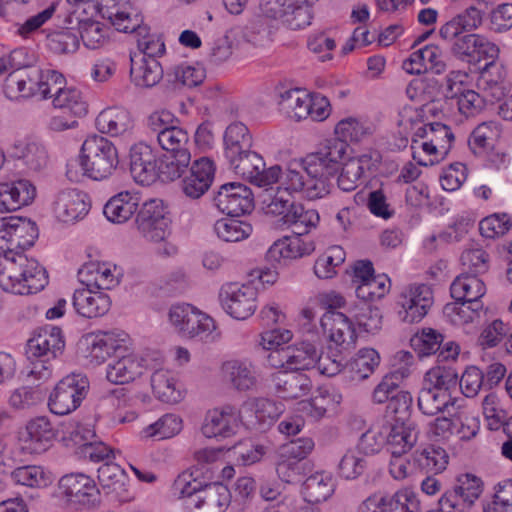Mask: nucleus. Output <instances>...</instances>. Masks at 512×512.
I'll return each instance as SVG.
<instances>
[{"mask_svg":"<svg viewBox=\"0 0 512 512\" xmlns=\"http://www.w3.org/2000/svg\"><path fill=\"white\" fill-rule=\"evenodd\" d=\"M37 237L38 228L30 219L17 216L0 219V287L4 291L29 295L48 284L46 269L24 254Z\"/></svg>","mask_w":512,"mask_h":512,"instance_id":"1","label":"nucleus"},{"mask_svg":"<svg viewBox=\"0 0 512 512\" xmlns=\"http://www.w3.org/2000/svg\"><path fill=\"white\" fill-rule=\"evenodd\" d=\"M80 164L84 175L89 178L97 181L107 179L119 164L117 148L104 136L90 135L82 144Z\"/></svg>","mask_w":512,"mask_h":512,"instance_id":"2","label":"nucleus"},{"mask_svg":"<svg viewBox=\"0 0 512 512\" xmlns=\"http://www.w3.org/2000/svg\"><path fill=\"white\" fill-rule=\"evenodd\" d=\"M304 158L299 162H291L283 172L280 168V176L277 182L289 193L301 192L310 199L315 200L328 195L333 187L325 178L320 175L313 176L307 170Z\"/></svg>","mask_w":512,"mask_h":512,"instance_id":"3","label":"nucleus"},{"mask_svg":"<svg viewBox=\"0 0 512 512\" xmlns=\"http://www.w3.org/2000/svg\"><path fill=\"white\" fill-rule=\"evenodd\" d=\"M89 391V380L81 373H71L62 378L51 392L48 406L56 415H66L76 410Z\"/></svg>","mask_w":512,"mask_h":512,"instance_id":"4","label":"nucleus"},{"mask_svg":"<svg viewBox=\"0 0 512 512\" xmlns=\"http://www.w3.org/2000/svg\"><path fill=\"white\" fill-rule=\"evenodd\" d=\"M138 232L148 241H164L171 233L169 212L160 199L145 201L135 219Z\"/></svg>","mask_w":512,"mask_h":512,"instance_id":"5","label":"nucleus"},{"mask_svg":"<svg viewBox=\"0 0 512 512\" xmlns=\"http://www.w3.org/2000/svg\"><path fill=\"white\" fill-rule=\"evenodd\" d=\"M227 160L235 174L258 187H267L277 183L278 176H280L279 165L266 168L263 157L252 150Z\"/></svg>","mask_w":512,"mask_h":512,"instance_id":"6","label":"nucleus"},{"mask_svg":"<svg viewBox=\"0 0 512 512\" xmlns=\"http://www.w3.org/2000/svg\"><path fill=\"white\" fill-rule=\"evenodd\" d=\"M348 144L337 138L326 140L318 151L308 154L304 158L307 170L313 176L320 175L325 178L328 183H332L335 179L340 161L346 154Z\"/></svg>","mask_w":512,"mask_h":512,"instance_id":"7","label":"nucleus"},{"mask_svg":"<svg viewBox=\"0 0 512 512\" xmlns=\"http://www.w3.org/2000/svg\"><path fill=\"white\" fill-rule=\"evenodd\" d=\"M443 40L452 43L450 53L455 58L470 64L495 60L499 55L498 46L480 34L458 33L455 38Z\"/></svg>","mask_w":512,"mask_h":512,"instance_id":"8","label":"nucleus"},{"mask_svg":"<svg viewBox=\"0 0 512 512\" xmlns=\"http://www.w3.org/2000/svg\"><path fill=\"white\" fill-rule=\"evenodd\" d=\"M169 318L179 333L188 338L207 341L215 330L214 320L189 304L173 306Z\"/></svg>","mask_w":512,"mask_h":512,"instance_id":"9","label":"nucleus"},{"mask_svg":"<svg viewBox=\"0 0 512 512\" xmlns=\"http://www.w3.org/2000/svg\"><path fill=\"white\" fill-rule=\"evenodd\" d=\"M214 206L222 213L238 217L254 208V198L249 187L238 182L225 183L213 196Z\"/></svg>","mask_w":512,"mask_h":512,"instance_id":"10","label":"nucleus"},{"mask_svg":"<svg viewBox=\"0 0 512 512\" xmlns=\"http://www.w3.org/2000/svg\"><path fill=\"white\" fill-rule=\"evenodd\" d=\"M59 490L67 501L93 508L100 504V491L93 479L82 473H71L59 480Z\"/></svg>","mask_w":512,"mask_h":512,"instance_id":"11","label":"nucleus"},{"mask_svg":"<svg viewBox=\"0 0 512 512\" xmlns=\"http://www.w3.org/2000/svg\"><path fill=\"white\" fill-rule=\"evenodd\" d=\"M257 292L253 287L237 284L223 286L219 299L225 312L237 320H245L256 310Z\"/></svg>","mask_w":512,"mask_h":512,"instance_id":"12","label":"nucleus"},{"mask_svg":"<svg viewBox=\"0 0 512 512\" xmlns=\"http://www.w3.org/2000/svg\"><path fill=\"white\" fill-rule=\"evenodd\" d=\"M65 341L62 330L56 326H45L38 329L26 345V356L29 361L44 359L52 361L62 354Z\"/></svg>","mask_w":512,"mask_h":512,"instance_id":"13","label":"nucleus"},{"mask_svg":"<svg viewBox=\"0 0 512 512\" xmlns=\"http://www.w3.org/2000/svg\"><path fill=\"white\" fill-rule=\"evenodd\" d=\"M43 70L24 67L9 73L4 83V93L10 99L38 96Z\"/></svg>","mask_w":512,"mask_h":512,"instance_id":"14","label":"nucleus"},{"mask_svg":"<svg viewBox=\"0 0 512 512\" xmlns=\"http://www.w3.org/2000/svg\"><path fill=\"white\" fill-rule=\"evenodd\" d=\"M399 304L403 309L399 314L404 313L403 321L407 323L419 322L433 304L432 289L426 284L410 286L401 293Z\"/></svg>","mask_w":512,"mask_h":512,"instance_id":"15","label":"nucleus"},{"mask_svg":"<svg viewBox=\"0 0 512 512\" xmlns=\"http://www.w3.org/2000/svg\"><path fill=\"white\" fill-rule=\"evenodd\" d=\"M386 430V449L395 458L409 452L417 443L420 429L416 421L388 422Z\"/></svg>","mask_w":512,"mask_h":512,"instance_id":"16","label":"nucleus"},{"mask_svg":"<svg viewBox=\"0 0 512 512\" xmlns=\"http://www.w3.org/2000/svg\"><path fill=\"white\" fill-rule=\"evenodd\" d=\"M239 416V410L232 405L210 410L202 425V433L207 438H228L235 434Z\"/></svg>","mask_w":512,"mask_h":512,"instance_id":"17","label":"nucleus"},{"mask_svg":"<svg viewBox=\"0 0 512 512\" xmlns=\"http://www.w3.org/2000/svg\"><path fill=\"white\" fill-rule=\"evenodd\" d=\"M215 174L213 161L208 157L195 160L190 174L182 181V191L190 199H199L210 188Z\"/></svg>","mask_w":512,"mask_h":512,"instance_id":"18","label":"nucleus"},{"mask_svg":"<svg viewBox=\"0 0 512 512\" xmlns=\"http://www.w3.org/2000/svg\"><path fill=\"white\" fill-rule=\"evenodd\" d=\"M463 403V398L453 397L449 393L424 386L420 389L417 399L419 410L427 416H435L442 412H448L450 416H455L463 407Z\"/></svg>","mask_w":512,"mask_h":512,"instance_id":"19","label":"nucleus"},{"mask_svg":"<svg viewBox=\"0 0 512 512\" xmlns=\"http://www.w3.org/2000/svg\"><path fill=\"white\" fill-rule=\"evenodd\" d=\"M156 156L150 146L139 143L130 150V172L142 185H150L158 178Z\"/></svg>","mask_w":512,"mask_h":512,"instance_id":"20","label":"nucleus"},{"mask_svg":"<svg viewBox=\"0 0 512 512\" xmlns=\"http://www.w3.org/2000/svg\"><path fill=\"white\" fill-rule=\"evenodd\" d=\"M36 196L35 186L27 179L0 184V213L11 212L29 205Z\"/></svg>","mask_w":512,"mask_h":512,"instance_id":"21","label":"nucleus"},{"mask_svg":"<svg viewBox=\"0 0 512 512\" xmlns=\"http://www.w3.org/2000/svg\"><path fill=\"white\" fill-rule=\"evenodd\" d=\"M229 488L220 483H205L191 505L197 512H225L231 503Z\"/></svg>","mask_w":512,"mask_h":512,"instance_id":"22","label":"nucleus"},{"mask_svg":"<svg viewBox=\"0 0 512 512\" xmlns=\"http://www.w3.org/2000/svg\"><path fill=\"white\" fill-rule=\"evenodd\" d=\"M323 332L336 345H352L357 335L349 318L338 311L328 310L320 319Z\"/></svg>","mask_w":512,"mask_h":512,"instance_id":"23","label":"nucleus"},{"mask_svg":"<svg viewBox=\"0 0 512 512\" xmlns=\"http://www.w3.org/2000/svg\"><path fill=\"white\" fill-rule=\"evenodd\" d=\"M72 304L80 316L91 319L105 315L110 309L111 300L102 291L83 288L75 290Z\"/></svg>","mask_w":512,"mask_h":512,"instance_id":"24","label":"nucleus"},{"mask_svg":"<svg viewBox=\"0 0 512 512\" xmlns=\"http://www.w3.org/2000/svg\"><path fill=\"white\" fill-rule=\"evenodd\" d=\"M450 292L454 300L470 302L474 311L483 308L481 298L485 295L486 287L476 275L462 273L452 282Z\"/></svg>","mask_w":512,"mask_h":512,"instance_id":"25","label":"nucleus"},{"mask_svg":"<svg viewBox=\"0 0 512 512\" xmlns=\"http://www.w3.org/2000/svg\"><path fill=\"white\" fill-rule=\"evenodd\" d=\"M272 382L278 395L284 399L306 396L312 387V381L306 374L291 370L274 373Z\"/></svg>","mask_w":512,"mask_h":512,"instance_id":"26","label":"nucleus"},{"mask_svg":"<svg viewBox=\"0 0 512 512\" xmlns=\"http://www.w3.org/2000/svg\"><path fill=\"white\" fill-rule=\"evenodd\" d=\"M56 434L50 420L46 416H39L26 424L23 440L26 443V448L39 454L50 447Z\"/></svg>","mask_w":512,"mask_h":512,"instance_id":"27","label":"nucleus"},{"mask_svg":"<svg viewBox=\"0 0 512 512\" xmlns=\"http://www.w3.org/2000/svg\"><path fill=\"white\" fill-rule=\"evenodd\" d=\"M144 359L134 353L117 355L106 370L108 381L115 384H125L135 380L143 373Z\"/></svg>","mask_w":512,"mask_h":512,"instance_id":"28","label":"nucleus"},{"mask_svg":"<svg viewBox=\"0 0 512 512\" xmlns=\"http://www.w3.org/2000/svg\"><path fill=\"white\" fill-rule=\"evenodd\" d=\"M86 198L87 195L79 190H63L55 200V212L64 222L78 220L88 212L89 204L86 202Z\"/></svg>","mask_w":512,"mask_h":512,"instance_id":"29","label":"nucleus"},{"mask_svg":"<svg viewBox=\"0 0 512 512\" xmlns=\"http://www.w3.org/2000/svg\"><path fill=\"white\" fill-rule=\"evenodd\" d=\"M10 157L29 171H39L47 164L45 148L38 142L20 140L12 145Z\"/></svg>","mask_w":512,"mask_h":512,"instance_id":"30","label":"nucleus"},{"mask_svg":"<svg viewBox=\"0 0 512 512\" xmlns=\"http://www.w3.org/2000/svg\"><path fill=\"white\" fill-rule=\"evenodd\" d=\"M206 77L202 67L180 64L167 71L164 81L166 89L177 92L183 88H193L203 83Z\"/></svg>","mask_w":512,"mask_h":512,"instance_id":"31","label":"nucleus"},{"mask_svg":"<svg viewBox=\"0 0 512 512\" xmlns=\"http://www.w3.org/2000/svg\"><path fill=\"white\" fill-rule=\"evenodd\" d=\"M138 207V195L129 191H122L107 201L103 213L110 222L122 224L134 215Z\"/></svg>","mask_w":512,"mask_h":512,"instance_id":"32","label":"nucleus"},{"mask_svg":"<svg viewBox=\"0 0 512 512\" xmlns=\"http://www.w3.org/2000/svg\"><path fill=\"white\" fill-rule=\"evenodd\" d=\"M130 77L139 87L151 88L164 78L163 68L154 58H139L131 56Z\"/></svg>","mask_w":512,"mask_h":512,"instance_id":"33","label":"nucleus"},{"mask_svg":"<svg viewBox=\"0 0 512 512\" xmlns=\"http://www.w3.org/2000/svg\"><path fill=\"white\" fill-rule=\"evenodd\" d=\"M222 378L225 383L238 391H248L256 385L253 366L240 360H229L221 366Z\"/></svg>","mask_w":512,"mask_h":512,"instance_id":"34","label":"nucleus"},{"mask_svg":"<svg viewBox=\"0 0 512 512\" xmlns=\"http://www.w3.org/2000/svg\"><path fill=\"white\" fill-rule=\"evenodd\" d=\"M482 20L483 12L475 6H470L441 25L438 33L441 39H452L458 33L476 30L481 26Z\"/></svg>","mask_w":512,"mask_h":512,"instance_id":"35","label":"nucleus"},{"mask_svg":"<svg viewBox=\"0 0 512 512\" xmlns=\"http://www.w3.org/2000/svg\"><path fill=\"white\" fill-rule=\"evenodd\" d=\"M96 128L102 134L118 136L132 126L129 111L121 107H108L102 110L95 120Z\"/></svg>","mask_w":512,"mask_h":512,"instance_id":"36","label":"nucleus"},{"mask_svg":"<svg viewBox=\"0 0 512 512\" xmlns=\"http://www.w3.org/2000/svg\"><path fill=\"white\" fill-rule=\"evenodd\" d=\"M506 71L500 65L494 63V60L486 63L480 76V85L490 101H500L508 92L506 85Z\"/></svg>","mask_w":512,"mask_h":512,"instance_id":"37","label":"nucleus"},{"mask_svg":"<svg viewBox=\"0 0 512 512\" xmlns=\"http://www.w3.org/2000/svg\"><path fill=\"white\" fill-rule=\"evenodd\" d=\"M75 11L70 12L64 19L67 26L61 30L53 31L48 35V45L51 51L56 54L75 53L79 48V38L73 31Z\"/></svg>","mask_w":512,"mask_h":512,"instance_id":"38","label":"nucleus"},{"mask_svg":"<svg viewBox=\"0 0 512 512\" xmlns=\"http://www.w3.org/2000/svg\"><path fill=\"white\" fill-rule=\"evenodd\" d=\"M252 144V135L243 123L234 122L226 128L224 134L226 159L237 157V155L251 150Z\"/></svg>","mask_w":512,"mask_h":512,"instance_id":"39","label":"nucleus"},{"mask_svg":"<svg viewBox=\"0 0 512 512\" xmlns=\"http://www.w3.org/2000/svg\"><path fill=\"white\" fill-rule=\"evenodd\" d=\"M310 95L300 89H289L280 94L279 106L288 117L300 121L308 118Z\"/></svg>","mask_w":512,"mask_h":512,"instance_id":"40","label":"nucleus"},{"mask_svg":"<svg viewBox=\"0 0 512 512\" xmlns=\"http://www.w3.org/2000/svg\"><path fill=\"white\" fill-rule=\"evenodd\" d=\"M382 512H421V503L415 493L408 490L394 494L380 492Z\"/></svg>","mask_w":512,"mask_h":512,"instance_id":"41","label":"nucleus"},{"mask_svg":"<svg viewBox=\"0 0 512 512\" xmlns=\"http://www.w3.org/2000/svg\"><path fill=\"white\" fill-rule=\"evenodd\" d=\"M319 219L315 209H306L303 204L295 203L290 213L286 214L285 224L292 228L294 234L300 236L315 228Z\"/></svg>","mask_w":512,"mask_h":512,"instance_id":"42","label":"nucleus"},{"mask_svg":"<svg viewBox=\"0 0 512 512\" xmlns=\"http://www.w3.org/2000/svg\"><path fill=\"white\" fill-rule=\"evenodd\" d=\"M74 22L78 26L80 37L87 48L99 49L108 42V28L101 22L93 19L81 20L79 17H74Z\"/></svg>","mask_w":512,"mask_h":512,"instance_id":"43","label":"nucleus"},{"mask_svg":"<svg viewBox=\"0 0 512 512\" xmlns=\"http://www.w3.org/2000/svg\"><path fill=\"white\" fill-rule=\"evenodd\" d=\"M154 395L162 402L174 404L181 400V393L175 386V380L167 370H156L151 376Z\"/></svg>","mask_w":512,"mask_h":512,"instance_id":"44","label":"nucleus"},{"mask_svg":"<svg viewBox=\"0 0 512 512\" xmlns=\"http://www.w3.org/2000/svg\"><path fill=\"white\" fill-rule=\"evenodd\" d=\"M116 270V266H114L113 270H111V268L105 264L100 265L90 263L79 269L78 276L81 282L84 283L85 281H90L89 279L85 280V276H88L89 274H95L93 277L94 286H96L99 290H109L119 284L118 275L114 274ZM87 286H89V283H87Z\"/></svg>","mask_w":512,"mask_h":512,"instance_id":"45","label":"nucleus"},{"mask_svg":"<svg viewBox=\"0 0 512 512\" xmlns=\"http://www.w3.org/2000/svg\"><path fill=\"white\" fill-rule=\"evenodd\" d=\"M191 162L190 152L182 151L180 154L169 153L165 155L158 166V177L162 181H174L180 178Z\"/></svg>","mask_w":512,"mask_h":512,"instance_id":"46","label":"nucleus"},{"mask_svg":"<svg viewBox=\"0 0 512 512\" xmlns=\"http://www.w3.org/2000/svg\"><path fill=\"white\" fill-rule=\"evenodd\" d=\"M368 468V457L357 448L348 449L338 464V474L346 480L359 478Z\"/></svg>","mask_w":512,"mask_h":512,"instance_id":"47","label":"nucleus"},{"mask_svg":"<svg viewBox=\"0 0 512 512\" xmlns=\"http://www.w3.org/2000/svg\"><path fill=\"white\" fill-rule=\"evenodd\" d=\"M423 386L452 395L458 388V375L452 369L434 367L425 374Z\"/></svg>","mask_w":512,"mask_h":512,"instance_id":"48","label":"nucleus"},{"mask_svg":"<svg viewBox=\"0 0 512 512\" xmlns=\"http://www.w3.org/2000/svg\"><path fill=\"white\" fill-rule=\"evenodd\" d=\"M345 251L340 246L329 247L320 255L314 264V273L320 279H331L337 271L336 268L344 263Z\"/></svg>","mask_w":512,"mask_h":512,"instance_id":"49","label":"nucleus"},{"mask_svg":"<svg viewBox=\"0 0 512 512\" xmlns=\"http://www.w3.org/2000/svg\"><path fill=\"white\" fill-rule=\"evenodd\" d=\"M288 352V369L298 372L299 370H307L316 365L317 350L315 346L309 342H302L299 345L287 346Z\"/></svg>","mask_w":512,"mask_h":512,"instance_id":"50","label":"nucleus"},{"mask_svg":"<svg viewBox=\"0 0 512 512\" xmlns=\"http://www.w3.org/2000/svg\"><path fill=\"white\" fill-rule=\"evenodd\" d=\"M380 356L373 348L360 349L349 363V369L353 373V379L365 380L379 366Z\"/></svg>","mask_w":512,"mask_h":512,"instance_id":"51","label":"nucleus"},{"mask_svg":"<svg viewBox=\"0 0 512 512\" xmlns=\"http://www.w3.org/2000/svg\"><path fill=\"white\" fill-rule=\"evenodd\" d=\"M447 98H456L458 110L466 117H472L480 113L485 107V99L474 90L462 89L453 92V85L450 84L445 94Z\"/></svg>","mask_w":512,"mask_h":512,"instance_id":"52","label":"nucleus"},{"mask_svg":"<svg viewBox=\"0 0 512 512\" xmlns=\"http://www.w3.org/2000/svg\"><path fill=\"white\" fill-rule=\"evenodd\" d=\"M214 230L217 236L225 242H239L252 233V226L244 221L225 218L216 221Z\"/></svg>","mask_w":512,"mask_h":512,"instance_id":"53","label":"nucleus"},{"mask_svg":"<svg viewBox=\"0 0 512 512\" xmlns=\"http://www.w3.org/2000/svg\"><path fill=\"white\" fill-rule=\"evenodd\" d=\"M54 12L55 5L52 4L38 14L24 20L8 19L7 21L10 24L9 31L23 39H27L32 33L45 24L53 16Z\"/></svg>","mask_w":512,"mask_h":512,"instance_id":"54","label":"nucleus"},{"mask_svg":"<svg viewBox=\"0 0 512 512\" xmlns=\"http://www.w3.org/2000/svg\"><path fill=\"white\" fill-rule=\"evenodd\" d=\"M84 341L90 356L97 362H103L112 353L120 351L121 347L116 344V340L107 333L88 334Z\"/></svg>","mask_w":512,"mask_h":512,"instance_id":"55","label":"nucleus"},{"mask_svg":"<svg viewBox=\"0 0 512 512\" xmlns=\"http://www.w3.org/2000/svg\"><path fill=\"white\" fill-rule=\"evenodd\" d=\"M53 105L55 108L67 110L74 117L85 116L88 109L81 92L74 87H65L60 94L54 97Z\"/></svg>","mask_w":512,"mask_h":512,"instance_id":"56","label":"nucleus"},{"mask_svg":"<svg viewBox=\"0 0 512 512\" xmlns=\"http://www.w3.org/2000/svg\"><path fill=\"white\" fill-rule=\"evenodd\" d=\"M444 337L432 328H425L421 333L415 334L410 342L420 357L429 356L440 350Z\"/></svg>","mask_w":512,"mask_h":512,"instance_id":"57","label":"nucleus"},{"mask_svg":"<svg viewBox=\"0 0 512 512\" xmlns=\"http://www.w3.org/2000/svg\"><path fill=\"white\" fill-rule=\"evenodd\" d=\"M137 38V47L140 52V58L157 59L165 54L166 48L162 36L150 33V28H141Z\"/></svg>","mask_w":512,"mask_h":512,"instance_id":"58","label":"nucleus"},{"mask_svg":"<svg viewBox=\"0 0 512 512\" xmlns=\"http://www.w3.org/2000/svg\"><path fill=\"white\" fill-rule=\"evenodd\" d=\"M354 318L358 326L368 333H375L382 327L381 311L369 303L355 305Z\"/></svg>","mask_w":512,"mask_h":512,"instance_id":"59","label":"nucleus"},{"mask_svg":"<svg viewBox=\"0 0 512 512\" xmlns=\"http://www.w3.org/2000/svg\"><path fill=\"white\" fill-rule=\"evenodd\" d=\"M161 148L168 153L180 154L182 151L190 152L189 147L191 145L188 133L178 127L173 126L170 130H166L163 135L157 139Z\"/></svg>","mask_w":512,"mask_h":512,"instance_id":"60","label":"nucleus"},{"mask_svg":"<svg viewBox=\"0 0 512 512\" xmlns=\"http://www.w3.org/2000/svg\"><path fill=\"white\" fill-rule=\"evenodd\" d=\"M512 227V218L507 213H495L482 219L479 230L485 238L505 235Z\"/></svg>","mask_w":512,"mask_h":512,"instance_id":"61","label":"nucleus"},{"mask_svg":"<svg viewBox=\"0 0 512 512\" xmlns=\"http://www.w3.org/2000/svg\"><path fill=\"white\" fill-rule=\"evenodd\" d=\"M380 161V155L378 152H370L359 155L357 157L350 158L344 163L341 172L351 178L360 180L364 175L365 171H370L376 167Z\"/></svg>","mask_w":512,"mask_h":512,"instance_id":"62","label":"nucleus"},{"mask_svg":"<svg viewBox=\"0 0 512 512\" xmlns=\"http://www.w3.org/2000/svg\"><path fill=\"white\" fill-rule=\"evenodd\" d=\"M453 488L458 492L463 502L470 508L483 491V482L472 474H463L457 478Z\"/></svg>","mask_w":512,"mask_h":512,"instance_id":"63","label":"nucleus"},{"mask_svg":"<svg viewBox=\"0 0 512 512\" xmlns=\"http://www.w3.org/2000/svg\"><path fill=\"white\" fill-rule=\"evenodd\" d=\"M463 273L483 274L489 269V254L482 248L467 249L460 257Z\"/></svg>","mask_w":512,"mask_h":512,"instance_id":"64","label":"nucleus"}]
</instances>
